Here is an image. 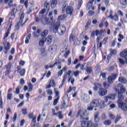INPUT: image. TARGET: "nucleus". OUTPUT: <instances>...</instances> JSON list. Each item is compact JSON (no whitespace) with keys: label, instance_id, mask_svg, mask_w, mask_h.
<instances>
[{"label":"nucleus","instance_id":"nucleus-1","mask_svg":"<svg viewBox=\"0 0 127 127\" xmlns=\"http://www.w3.org/2000/svg\"><path fill=\"white\" fill-rule=\"evenodd\" d=\"M124 95L122 94V93L119 92L118 93V99L117 101L118 107L124 112H127V105L124 103Z\"/></svg>","mask_w":127,"mask_h":127},{"label":"nucleus","instance_id":"nucleus-2","mask_svg":"<svg viewBox=\"0 0 127 127\" xmlns=\"http://www.w3.org/2000/svg\"><path fill=\"white\" fill-rule=\"evenodd\" d=\"M54 32H58L60 35H63L66 32V27L64 25H60V22H58L55 25Z\"/></svg>","mask_w":127,"mask_h":127},{"label":"nucleus","instance_id":"nucleus-3","mask_svg":"<svg viewBox=\"0 0 127 127\" xmlns=\"http://www.w3.org/2000/svg\"><path fill=\"white\" fill-rule=\"evenodd\" d=\"M77 115H80L81 127H87V121L89 120V118L86 116L85 111L79 110L77 113Z\"/></svg>","mask_w":127,"mask_h":127},{"label":"nucleus","instance_id":"nucleus-4","mask_svg":"<svg viewBox=\"0 0 127 127\" xmlns=\"http://www.w3.org/2000/svg\"><path fill=\"white\" fill-rule=\"evenodd\" d=\"M100 102L97 99L93 100L90 104V106L87 108L88 111H92L94 108H97L99 106Z\"/></svg>","mask_w":127,"mask_h":127},{"label":"nucleus","instance_id":"nucleus-5","mask_svg":"<svg viewBox=\"0 0 127 127\" xmlns=\"http://www.w3.org/2000/svg\"><path fill=\"white\" fill-rule=\"evenodd\" d=\"M115 91L118 92V94L120 92V93H121L122 95H123V94L126 92V88L124 87V86H123V84L121 83H118L115 87ZM118 96L119 94L118 95Z\"/></svg>","mask_w":127,"mask_h":127},{"label":"nucleus","instance_id":"nucleus-6","mask_svg":"<svg viewBox=\"0 0 127 127\" xmlns=\"http://www.w3.org/2000/svg\"><path fill=\"white\" fill-rule=\"evenodd\" d=\"M113 10H110V15L108 16L107 17L108 18H111L112 20H115V21H118L119 20V16L118 14H115L113 15Z\"/></svg>","mask_w":127,"mask_h":127},{"label":"nucleus","instance_id":"nucleus-7","mask_svg":"<svg viewBox=\"0 0 127 127\" xmlns=\"http://www.w3.org/2000/svg\"><path fill=\"white\" fill-rule=\"evenodd\" d=\"M116 94H111L108 96H106L104 97V100H105V103H108L109 100H114L116 98Z\"/></svg>","mask_w":127,"mask_h":127},{"label":"nucleus","instance_id":"nucleus-8","mask_svg":"<svg viewBox=\"0 0 127 127\" xmlns=\"http://www.w3.org/2000/svg\"><path fill=\"white\" fill-rule=\"evenodd\" d=\"M108 93V90L104 88H100L98 91V94L101 97H104V96H106L107 93Z\"/></svg>","mask_w":127,"mask_h":127},{"label":"nucleus","instance_id":"nucleus-9","mask_svg":"<svg viewBox=\"0 0 127 127\" xmlns=\"http://www.w3.org/2000/svg\"><path fill=\"white\" fill-rule=\"evenodd\" d=\"M65 12L66 14L72 15V14H73V12H74V9L72 6H69L66 8Z\"/></svg>","mask_w":127,"mask_h":127},{"label":"nucleus","instance_id":"nucleus-10","mask_svg":"<svg viewBox=\"0 0 127 127\" xmlns=\"http://www.w3.org/2000/svg\"><path fill=\"white\" fill-rule=\"evenodd\" d=\"M117 78V75L116 74H113L111 76H110L108 78V82L109 84H112L113 82L116 80Z\"/></svg>","mask_w":127,"mask_h":127},{"label":"nucleus","instance_id":"nucleus-11","mask_svg":"<svg viewBox=\"0 0 127 127\" xmlns=\"http://www.w3.org/2000/svg\"><path fill=\"white\" fill-rule=\"evenodd\" d=\"M3 44H4L5 48L4 54H7V52H8L9 49H10V44L9 43H6V44H4V43H3Z\"/></svg>","mask_w":127,"mask_h":127},{"label":"nucleus","instance_id":"nucleus-12","mask_svg":"<svg viewBox=\"0 0 127 127\" xmlns=\"http://www.w3.org/2000/svg\"><path fill=\"white\" fill-rule=\"evenodd\" d=\"M53 17H51L50 21L47 18L46 19V24H49V25H54V20H53Z\"/></svg>","mask_w":127,"mask_h":127},{"label":"nucleus","instance_id":"nucleus-13","mask_svg":"<svg viewBox=\"0 0 127 127\" xmlns=\"http://www.w3.org/2000/svg\"><path fill=\"white\" fill-rule=\"evenodd\" d=\"M94 86L93 87L94 91H98V89L100 90V89L102 88V85L99 84L98 83H94Z\"/></svg>","mask_w":127,"mask_h":127},{"label":"nucleus","instance_id":"nucleus-14","mask_svg":"<svg viewBox=\"0 0 127 127\" xmlns=\"http://www.w3.org/2000/svg\"><path fill=\"white\" fill-rule=\"evenodd\" d=\"M121 57H124L125 59H127V49H125L120 54Z\"/></svg>","mask_w":127,"mask_h":127},{"label":"nucleus","instance_id":"nucleus-15","mask_svg":"<svg viewBox=\"0 0 127 127\" xmlns=\"http://www.w3.org/2000/svg\"><path fill=\"white\" fill-rule=\"evenodd\" d=\"M23 17H24V15L23 14H21L20 18V20H19V22L18 23V24H19L20 25H21L22 27L23 26L24 24H25V23L28 21V19H27L25 21L24 23L22 24V19L23 18Z\"/></svg>","mask_w":127,"mask_h":127},{"label":"nucleus","instance_id":"nucleus-16","mask_svg":"<svg viewBox=\"0 0 127 127\" xmlns=\"http://www.w3.org/2000/svg\"><path fill=\"white\" fill-rule=\"evenodd\" d=\"M44 9L48 11H49V8L50 7V4L48 3L47 1H46L44 4Z\"/></svg>","mask_w":127,"mask_h":127},{"label":"nucleus","instance_id":"nucleus-17","mask_svg":"<svg viewBox=\"0 0 127 127\" xmlns=\"http://www.w3.org/2000/svg\"><path fill=\"white\" fill-rule=\"evenodd\" d=\"M100 115V114L99 112H95L94 114V121L96 122V123H98L100 121V117L99 116Z\"/></svg>","mask_w":127,"mask_h":127},{"label":"nucleus","instance_id":"nucleus-18","mask_svg":"<svg viewBox=\"0 0 127 127\" xmlns=\"http://www.w3.org/2000/svg\"><path fill=\"white\" fill-rule=\"evenodd\" d=\"M86 127H98V125L97 124H93L92 123V122L91 121H88L87 122H86Z\"/></svg>","mask_w":127,"mask_h":127},{"label":"nucleus","instance_id":"nucleus-19","mask_svg":"<svg viewBox=\"0 0 127 127\" xmlns=\"http://www.w3.org/2000/svg\"><path fill=\"white\" fill-rule=\"evenodd\" d=\"M45 41H46V38H42L41 39L39 42V46H44Z\"/></svg>","mask_w":127,"mask_h":127},{"label":"nucleus","instance_id":"nucleus-20","mask_svg":"<svg viewBox=\"0 0 127 127\" xmlns=\"http://www.w3.org/2000/svg\"><path fill=\"white\" fill-rule=\"evenodd\" d=\"M71 73H72L71 70H68L67 72H65L63 79H64V80H65L66 81L67 76H69L70 77V75H71Z\"/></svg>","mask_w":127,"mask_h":127},{"label":"nucleus","instance_id":"nucleus-21","mask_svg":"<svg viewBox=\"0 0 127 127\" xmlns=\"http://www.w3.org/2000/svg\"><path fill=\"white\" fill-rule=\"evenodd\" d=\"M49 49L50 50H51V51L54 52L57 50V46L55 44H54L50 47Z\"/></svg>","mask_w":127,"mask_h":127},{"label":"nucleus","instance_id":"nucleus-22","mask_svg":"<svg viewBox=\"0 0 127 127\" xmlns=\"http://www.w3.org/2000/svg\"><path fill=\"white\" fill-rule=\"evenodd\" d=\"M106 103V100H105V101L104 100H101L99 103V106L100 107L101 109H104L106 107V104H105Z\"/></svg>","mask_w":127,"mask_h":127},{"label":"nucleus","instance_id":"nucleus-23","mask_svg":"<svg viewBox=\"0 0 127 127\" xmlns=\"http://www.w3.org/2000/svg\"><path fill=\"white\" fill-rule=\"evenodd\" d=\"M18 72H19L20 76H24L25 74V69H20L18 68Z\"/></svg>","mask_w":127,"mask_h":127},{"label":"nucleus","instance_id":"nucleus-24","mask_svg":"<svg viewBox=\"0 0 127 127\" xmlns=\"http://www.w3.org/2000/svg\"><path fill=\"white\" fill-rule=\"evenodd\" d=\"M46 40H47L48 44H50L52 42V36L48 35L47 38H46Z\"/></svg>","mask_w":127,"mask_h":127},{"label":"nucleus","instance_id":"nucleus-25","mask_svg":"<svg viewBox=\"0 0 127 127\" xmlns=\"http://www.w3.org/2000/svg\"><path fill=\"white\" fill-rule=\"evenodd\" d=\"M30 38H31V34H29L26 37V40L25 41V42L26 44H28L29 43V40H30Z\"/></svg>","mask_w":127,"mask_h":127},{"label":"nucleus","instance_id":"nucleus-26","mask_svg":"<svg viewBox=\"0 0 127 127\" xmlns=\"http://www.w3.org/2000/svg\"><path fill=\"white\" fill-rule=\"evenodd\" d=\"M81 101L84 102V103H88L90 101V98L87 96H84L83 98H82Z\"/></svg>","mask_w":127,"mask_h":127},{"label":"nucleus","instance_id":"nucleus-27","mask_svg":"<svg viewBox=\"0 0 127 127\" xmlns=\"http://www.w3.org/2000/svg\"><path fill=\"white\" fill-rule=\"evenodd\" d=\"M48 34V31L47 30H44V31L41 33V36L43 38H45L46 36H47Z\"/></svg>","mask_w":127,"mask_h":127},{"label":"nucleus","instance_id":"nucleus-28","mask_svg":"<svg viewBox=\"0 0 127 127\" xmlns=\"http://www.w3.org/2000/svg\"><path fill=\"white\" fill-rule=\"evenodd\" d=\"M56 4H57V0H53L51 3V6L53 8L56 6Z\"/></svg>","mask_w":127,"mask_h":127},{"label":"nucleus","instance_id":"nucleus-29","mask_svg":"<svg viewBox=\"0 0 127 127\" xmlns=\"http://www.w3.org/2000/svg\"><path fill=\"white\" fill-rule=\"evenodd\" d=\"M119 81L121 83H123V84H126L127 83V79L124 77H119Z\"/></svg>","mask_w":127,"mask_h":127},{"label":"nucleus","instance_id":"nucleus-30","mask_svg":"<svg viewBox=\"0 0 127 127\" xmlns=\"http://www.w3.org/2000/svg\"><path fill=\"white\" fill-rule=\"evenodd\" d=\"M66 17H67V16H66V14H63V15H61L58 17V19L59 20H64V19H65Z\"/></svg>","mask_w":127,"mask_h":127},{"label":"nucleus","instance_id":"nucleus-31","mask_svg":"<svg viewBox=\"0 0 127 127\" xmlns=\"http://www.w3.org/2000/svg\"><path fill=\"white\" fill-rule=\"evenodd\" d=\"M68 7V4L66 3H64L62 7V13H64L66 10V8Z\"/></svg>","mask_w":127,"mask_h":127},{"label":"nucleus","instance_id":"nucleus-32","mask_svg":"<svg viewBox=\"0 0 127 127\" xmlns=\"http://www.w3.org/2000/svg\"><path fill=\"white\" fill-rule=\"evenodd\" d=\"M68 83H71V85H74V82H75V79H74L72 76L68 78Z\"/></svg>","mask_w":127,"mask_h":127},{"label":"nucleus","instance_id":"nucleus-33","mask_svg":"<svg viewBox=\"0 0 127 127\" xmlns=\"http://www.w3.org/2000/svg\"><path fill=\"white\" fill-rule=\"evenodd\" d=\"M13 0H11L8 3V6L9 7H15V4H12Z\"/></svg>","mask_w":127,"mask_h":127},{"label":"nucleus","instance_id":"nucleus-34","mask_svg":"<svg viewBox=\"0 0 127 127\" xmlns=\"http://www.w3.org/2000/svg\"><path fill=\"white\" fill-rule=\"evenodd\" d=\"M100 119L102 121H105V120H107V115L105 113H103L101 114Z\"/></svg>","mask_w":127,"mask_h":127},{"label":"nucleus","instance_id":"nucleus-35","mask_svg":"<svg viewBox=\"0 0 127 127\" xmlns=\"http://www.w3.org/2000/svg\"><path fill=\"white\" fill-rule=\"evenodd\" d=\"M54 92L56 94V99H59L60 98V95L59 94V92L57 91V89L56 88L54 89Z\"/></svg>","mask_w":127,"mask_h":127},{"label":"nucleus","instance_id":"nucleus-36","mask_svg":"<svg viewBox=\"0 0 127 127\" xmlns=\"http://www.w3.org/2000/svg\"><path fill=\"white\" fill-rule=\"evenodd\" d=\"M85 70L87 73V74H91L92 72H93V70H92V67H87L85 68Z\"/></svg>","mask_w":127,"mask_h":127},{"label":"nucleus","instance_id":"nucleus-37","mask_svg":"<svg viewBox=\"0 0 127 127\" xmlns=\"http://www.w3.org/2000/svg\"><path fill=\"white\" fill-rule=\"evenodd\" d=\"M5 68L6 69V70L10 71V69H11V64L8 63L7 64H6L5 66Z\"/></svg>","mask_w":127,"mask_h":127},{"label":"nucleus","instance_id":"nucleus-38","mask_svg":"<svg viewBox=\"0 0 127 127\" xmlns=\"http://www.w3.org/2000/svg\"><path fill=\"white\" fill-rule=\"evenodd\" d=\"M41 55L43 57L46 56V55H47L46 52L45 51V49H42L41 50Z\"/></svg>","mask_w":127,"mask_h":127},{"label":"nucleus","instance_id":"nucleus-39","mask_svg":"<svg viewBox=\"0 0 127 127\" xmlns=\"http://www.w3.org/2000/svg\"><path fill=\"white\" fill-rule=\"evenodd\" d=\"M120 3L121 5H127V0H120Z\"/></svg>","mask_w":127,"mask_h":127},{"label":"nucleus","instance_id":"nucleus-40","mask_svg":"<svg viewBox=\"0 0 127 127\" xmlns=\"http://www.w3.org/2000/svg\"><path fill=\"white\" fill-rule=\"evenodd\" d=\"M28 92H31L33 88V85H32V83H29L28 85Z\"/></svg>","mask_w":127,"mask_h":127},{"label":"nucleus","instance_id":"nucleus-41","mask_svg":"<svg viewBox=\"0 0 127 127\" xmlns=\"http://www.w3.org/2000/svg\"><path fill=\"white\" fill-rule=\"evenodd\" d=\"M96 36H98V35H103V30L99 31L98 30L95 31Z\"/></svg>","mask_w":127,"mask_h":127},{"label":"nucleus","instance_id":"nucleus-42","mask_svg":"<svg viewBox=\"0 0 127 127\" xmlns=\"http://www.w3.org/2000/svg\"><path fill=\"white\" fill-rule=\"evenodd\" d=\"M103 124L105 126H110L112 124V121L111 120H107L104 121Z\"/></svg>","mask_w":127,"mask_h":127},{"label":"nucleus","instance_id":"nucleus-43","mask_svg":"<svg viewBox=\"0 0 127 127\" xmlns=\"http://www.w3.org/2000/svg\"><path fill=\"white\" fill-rule=\"evenodd\" d=\"M93 6V2L92 1H89L87 4V6H88L89 8H91V9H94V7Z\"/></svg>","mask_w":127,"mask_h":127},{"label":"nucleus","instance_id":"nucleus-44","mask_svg":"<svg viewBox=\"0 0 127 127\" xmlns=\"http://www.w3.org/2000/svg\"><path fill=\"white\" fill-rule=\"evenodd\" d=\"M58 118L60 120L63 119V115H62V111H59L58 114Z\"/></svg>","mask_w":127,"mask_h":127},{"label":"nucleus","instance_id":"nucleus-45","mask_svg":"<svg viewBox=\"0 0 127 127\" xmlns=\"http://www.w3.org/2000/svg\"><path fill=\"white\" fill-rule=\"evenodd\" d=\"M20 89H21V86H18L16 88L15 94H19V93L20 92Z\"/></svg>","mask_w":127,"mask_h":127},{"label":"nucleus","instance_id":"nucleus-46","mask_svg":"<svg viewBox=\"0 0 127 127\" xmlns=\"http://www.w3.org/2000/svg\"><path fill=\"white\" fill-rule=\"evenodd\" d=\"M103 86L105 89H108L110 87V84H108V82H105L103 83Z\"/></svg>","mask_w":127,"mask_h":127},{"label":"nucleus","instance_id":"nucleus-47","mask_svg":"<svg viewBox=\"0 0 127 127\" xmlns=\"http://www.w3.org/2000/svg\"><path fill=\"white\" fill-rule=\"evenodd\" d=\"M121 119H122V117H121V116L120 115L117 116L115 119V124H117L119 122V121L121 120Z\"/></svg>","mask_w":127,"mask_h":127},{"label":"nucleus","instance_id":"nucleus-48","mask_svg":"<svg viewBox=\"0 0 127 127\" xmlns=\"http://www.w3.org/2000/svg\"><path fill=\"white\" fill-rule=\"evenodd\" d=\"M109 118L110 119V120H114V119H115V115H114L111 113H110L109 114Z\"/></svg>","mask_w":127,"mask_h":127},{"label":"nucleus","instance_id":"nucleus-49","mask_svg":"<svg viewBox=\"0 0 127 127\" xmlns=\"http://www.w3.org/2000/svg\"><path fill=\"white\" fill-rule=\"evenodd\" d=\"M80 73L79 71H74L73 72V75L75 77H78V76H79V74Z\"/></svg>","mask_w":127,"mask_h":127},{"label":"nucleus","instance_id":"nucleus-50","mask_svg":"<svg viewBox=\"0 0 127 127\" xmlns=\"http://www.w3.org/2000/svg\"><path fill=\"white\" fill-rule=\"evenodd\" d=\"M50 84H51V86H52V87H55V83L54 82V80H51L50 82Z\"/></svg>","mask_w":127,"mask_h":127},{"label":"nucleus","instance_id":"nucleus-51","mask_svg":"<svg viewBox=\"0 0 127 127\" xmlns=\"http://www.w3.org/2000/svg\"><path fill=\"white\" fill-rule=\"evenodd\" d=\"M46 19H47V18L46 17L43 18L42 19L41 23L42 24H46Z\"/></svg>","mask_w":127,"mask_h":127},{"label":"nucleus","instance_id":"nucleus-52","mask_svg":"<svg viewBox=\"0 0 127 127\" xmlns=\"http://www.w3.org/2000/svg\"><path fill=\"white\" fill-rule=\"evenodd\" d=\"M11 98H12V94L11 93H8L7 95V100H11Z\"/></svg>","mask_w":127,"mask_h":127},{"label":"nucleus","instance_id":"nucleus-53","mask_svg":"<svg viewBox=\"0 0 127 127\" xmlns=\"http://www.w3.org/2000/svg\"><path fill=\"white\" fill-rule=\"evenodd\" d=\"M65 81H66V80L63 79L62 82L59 87V89H61L62 87H63V85H64V83H65Z\"/></svg>","mask_w":127,"mask_h":127},{"label":"nucleus","instance_id":"nucleus-54","mask_svg":"<svg viewBox=\"0 0 127 127\" xmlns=\"http://www.w3.org/2000/svg\"><path fill=\"white\" fill-rule=\"evenodd\" d=\"M114 69H115V66H110L108 68V71H109V72H111L112 71H114Z\"/></svg>","mask_w":127,"mask_h":127},{"label":"nucleus","instance_id":"nucleus-55","mask_svg":"<svg viewBox=\"0 0 127 127\" xmlns=\"http://www.w3.org/2000/svg\"><path fill=\"white\" fill-rule=\"evenodd\" d=\"M111 55H116L117 54V51L116 50H112L111 51Z\"/></svg>","mask_w":127,"mask_h":127},{"label":"nucleus","instance_id":"nucleus-56","mask_svg":"<svg viewBox=\"0 0 127 127\" xmlns=\"http://www.w3.org/2000/svg\"><path fill=\"white\" fill-rule=\"evenodd\" d=\"M59 100V98H56V99H55L53 103L54 106H56L57 105Z\"/></svg>","mask_w":127,"mask_h":127},{"label":"nucleus","instance_id":"nucleus-57","mask_svg":"<svg viewBox=\"0 0 127 127\" xmlns=\"http://www.w3.org/2000/svg\"><path fill=\"white\" fill-rule=\"evenodd\" d=\"M65 105H66V103H65V102H64L61 106V109H66V108H67V106H65Z\"/></svg>","mask_w":127,"mask_h":127},{"label":"nucleus","instance_id":"nucleus-58","mask_svg":"<svg viewBox=\"0 0 127 127\" xmlns=\"http://www.w3.org/2000/svg\"><path fill=\"white\" fill-rule=\"evenodd\" d=\"M46 11V10L45 9H43L41 11H40L39 13L40 15H42L43 14H44L45 13V12Z\"/></svg>","mask_w":127,"mask_h":127},{"label":"nucleus","instance_id":"nucleus-59","mask_svg":"<svg viewBox=\"0 0 127 127\" xmlns=\"http://www.w3.org/2000/svg\"><path fill=\"white\" fill-rule=\"evenodd\" d=\"M107 41H108V37H105L102 41L103 44H106V43H107Z\"/></svg>","mask_w":127,"mask_h":127},{"label":"nucleus","instance_id":"nucleus-60","mask_svg":"<svg viewBox=\"0 0 127 127\" xmlns=\"http://www.w3.org/2000/svg\"><path fill=\"white\" fill-rule=\"evenodd\" d=\"M47 93L48 94V95H52V94H53V93L52 92V90L50 89L47 90Z\"/></svg>","mask_w":127,"mask_h":127},{"label":"nucleus","instance_id":"nucleus-61","mask_svg":"<svg viewBox=\"0 0 127 127\" xmlns=\"http://www.w3.org/2000/svg\"><path fill=\"white\" fill-rule=\"evenodd\" d=\"M9 34V32H7L5 33L4 36V39H5V38H7V37H8V35Z\"/></svg>","mask_w":127,"mask_h":127},{"label":"nucleus","instance_id":"nucleus-62","mask_svg":"<svg viewBox=\"0 0 127 127\" xmlns=\"http://www.w3.org/2000/svg\"><path fill=\"white\" fill-rule=\"evenodd\" d=\"M86 65V64H84L82 65L80 64V69L81 70H85V65Z\"/></svg>","mask_w":127,"mask_h":127},{"label":"nucleus","instance_id":"nucleus-63","mask_svg":"<svg viewBox=\"0 0 127 127\" xmlns=\"http://www.w3.org/2000/svg\"><path fill=\"white\" fill-rule=\"evenodd\" d=\"M22 112L24 115H27V111L25 109H23Z\"/></svg>","mask_w":127,"mask_h":127},{"label":"nucleus","instance_id":"nucleus-64","mask_svg":"<svg viewBox=\"0 0 127 127\" xmlns=\"http://www.w3.org/2000/svg\"><path fill=\"white\" fill-rule=\"evenodd\" d=\"M106 73H101L100 74V76L102 77L103 79H105L106 78Z\"/></svg>","mask_w":127,"mask_h":127}]
</instances>
